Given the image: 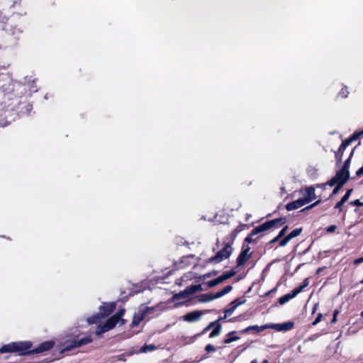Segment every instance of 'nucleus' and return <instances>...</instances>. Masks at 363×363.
Here are the masks:
<instances>
[{
    "mask_svg": "<svg viewBox=\"0 0 363 363\" xmlns=\"http://www.w3.org/2000/svg\"><path fill=\"white\" fill-rule=\"evenodd\" d=\"M233 243L226 240H224L223 247L219 250L214 256L209 258V262L218 264L230 257L233 252Z\"/></svg>",
    "mask_w": 363,
    "mask_h": 363,
    "instance_id": "nucleus-1",
    "label": "nucleus"
},
{
    "mask_svg": "<svg viewBox=\"0 0 363 363\" xmlns=\"http://www.w3.org/2000/svg\"><path fill=\"white\" fill-rule=\"evenodd\" d=\"M286 218H276V219L271 220H267V221L264 222V223L255 227L253 229L254 234H256V235H257L259 233H262L263 232H265V231L271 229L273 227L281 226L283 224H284L286 223Z\"/></svg>",
    "mask_w": 363,
    "mask_h": 363,
    "instance_id": "nucleus-2",
    "label": "nucleus"
},
{
    "mask_svg": "<svg viewBox=\"0 0 363 363\" xmlns=\"http://www.w3.org/2000/svg\"><path fill=\"white\" fill-rule=\"evenodd\" d=\"M202 290V287L200 284L191 285L186 287L184 291L176 294L173 296V301H184L189 298L190 296Z\"/></svg>",
    "mask_w": 363,
    "mask_h": 363,
    "instance_id": "nucleus-3",
    "label": "nucleus"
},
{
    "mask_svg": "<svg viewBox=\"0 0 363 363\" xmlns=\"http://www.w3.org/2000/svg\"><path fill=\"white\" fill-rule=\"evenodd\" d=\"M349 179L350 171L340 169L336 172L335 176L333 177L327 184L330 186H335L336 183H342L345 184Z\"/></svg>",
    "mask_w": 363,
    "mask_h": 363,
    "instance_id": "nucleus-4",
    "label": "nucleus"
},
{
    "mask_svg": "<svg viewBox=\"0 0 363 363\" xmlns=\"http://www.w3.org/2000/svg\"><path fill=\"white\" fill-rule=\"evenodd\" d=\"M115 302L103 303L99 307V313L91 318H108L116 309Z\"/></svg>",
    "mask_w": 363,
    "mask_h": 363,
    "instance_id": "nucleus-5",
    "label": "nucleus"
},
{
    "mask_svg": "<svg viewBox=\"0 0 363 363\" xmlns=\"http://www.w3.org/2000/svg\"><path fill=\"white\" fill-rule=\"evenodd\" d=\"M252 252H250V247L248 245L243 243L242 250L237 258V264L238 266H242L251 257Z\"/></svg>",
    "mask_w": 363,
    "mask_h": 363,
    "instance_id": "nucleus-6",
    "label": "nucleus"
},
{
    "mask_svg": "<svg viewBox=\"0 0 363 363\" xmlns=\"http://www.w3.org/2000/svg\"><path fill=\"white\" fill-rule=\"evenodd\" d=\"M154 311V308L148 307L145 305H141L139 308L138 313L135 314L133 318H145V316L148 315H152V317H153L155 315ZM157 315L158 314H155V315Z\"/></svg>",
    "mask_w": 363,
    "mask_h": 363,
    "instance_id": "nucleus-7",
    "label": "nucleus"
},
{
    "mask_svg": "<svg viewBox=\"0 0 363 363\" xmlns=\"http://www.w3.org/2000/svg\"><path fill=\"white\" fill-rule=\"evenodd\" d=\"M245 302V300L242 299V298H237V299L234 300L233 301H232L230 304L229 308H227L226 310H225V315H224L223 318H226L228 315H231L233 314V313L234 312V311L235 310V308L238 306H240L242 303H244Z\"/></svg>",
    "mask_w": 363,
    "mask_h": 363,
    "instance_id": "nucleus-8",
    "label": "nucleus"
},
{
    "mask_svg": "<svg viewBox=\"0 0 363 363\" xmlns=\"http://www.w3.org/2000/svg\"><path fill=\"white\" fill-rule=\"evenodd\" d=\"M362 135H363V130L355 131L349 138L346 139L340 145L341 149L345 150L346 147L351 144V143L355 141Z\"/></svg>",
    "mask_w": 363,
    "mask_h": 363,
    "instance_id": "nucleus-9",
    "label": "nucleus"
},
{
    "mask_svg": "<svg viewBox=\"0 0 363 363\" xmlns=\"http://www.w3.org/2000/svg\"><path fill=\"white\" fill-rule=\"evenodd\" d=\"M306 204H307V201H304L303 199H298L296 201L287 203L286 206V209L289 211H291L295 209H298Z\"/></svg>",
    "mask_w": 363,
    "mask_h": 363,
    "instance_id": "nucleus-10",
    "label": "nucleus"
},
{
    "mask_svg": "<svg viewBox=\"0 0 363 363\" xmlns=\"http://www.w3.org/2000/svg\"><path fill=\"white\" fill-rule=\"evenodd\" d=\"M246 226L247 225L245 224H240L233 230L231 234L227 236L225 239L233 244L238 233L242 231L246 228Z\"/></svg>",
    "mask_w": 363,
    "mask_h": 363,
    "instance_id": "nucleus-11",
    "label": "nucleus"
},
{
    "mask_svg": "<svg viewBox=\"0 0 363 363\" xmlns=\"http://www.w3.org/2000/svg\"><path fill=\"white\" fill-rule=\"evenodd\" d=\"M298 290H296L295 289L291 292L287 294L284 295L283 296L280 297L279 298V303L280 305H284L288 301H289L293 298L296 297L298 295Z\"/></svg>",
    "mask_w": 363,
    "mask_h": 363,
    "instance_id": "nucleus-12",
    "label": "nucleus"
},
{
    "mask_svg": "<svg viewBox=\"0 0 363 363\" xmlns=\"http://www.w3.org/2000/svg\"><path fill=\"white\" fill-rule=\"evenodd\" d=\"M306 196L303 198L304 201H307V203L315 199V188L313 186L307 187L305 190Z\"/></svg>",
    "mask_w": 363,
    "mask_h": 363,
    "instance_id": "nucleus-13",
    "label": "nucleus"
},
{
    "mask_svg": "<svg viewBox=\"0 0 363 363\" xmlns=\"http://www.w3.org/2000/svg\"><path fill=\"white\" fill-rule=\"evenodd\" d=\"M233 289V287L232 286L230 285H228V286H225L222 290L218 291L217 293H216L214 294V298H220L222 297L223 296L227 294L228 293H229L230 291H231Z\"/></svg>",
    "mask_w": 363,
    "mask_h": 363,
    "instance_id": "nucleus-14",
    "label": "nucleus"
},
{
    "mask_svg": "<svg viewBox=\"0 0 363 363\" xmlns=\"http://www.w3.org/2000/svg\"><path fill=\"white\" fill-rule=\"evenodd\" d=\"M202 315L203 313L201 311H194L185 314L182 318H200Z\"/></svg>",
    "mask_w": 363,
    "mask_h": 363,
    "instance_id": "nucleus-15",
    "label": "nucleus"
},
{
    "mask_svg": "<svg viewBox=\"0 0 363 363\" xmlns=\"http://www.w3.org/2000/svg\"><path fill=\"white\" fill-rule=\"evenodd\" d=\"M255 235H256V234H254V230H252L251 231V233L245 238L243 243L249 245L250 243L255 242L256 241V238H255Z\"/></svg>",
    "mask_w": 363,
    "mask_h": 363,
    "instance_id": "nucleus-16",
    "label": "nucleus"
},
{
    "mask_svg": "<svg viewBox=\"0 0 363 363\" xmlns=\"http://www.w3.org/2000/svg\"><path fill=\"white\" fill-rule=\"evenodd\" d=\"M223 281V279H222L221 277H220V276H219L218 277H217V278H216V279H213V280L209 281L207 283V284H208V286L209 288H212V287H214V286H216V285H218V284H219L222 283Z\"/></svg>",
    "mask_w": 363,
    "mask_h": 363,
    "instance_id": "nucleus-17",
    "label": "nucleus"
},
{
    "mask_svg": "<svg viewBox=\"0 0 363 363\" xmlns=\"http://www.w3.org/2000/svg\"><path fill=\"white\" fill-rule=\"evenodd\" d=\"M216 298H214V294H206L200 296V301L202 302L210 301Z\"/></svg>",
    "mask_w": 363,
    "mask_h": 363,
    "instance_id": "nucleus-18",
    "label": "nucleus"
},
{
    "mask_svg": "<svg viewBox=\"0 0 363 363\" xmlns=\"http://www.w3.org/2000/svg\"><path fill=\"white\" fill-rule=\"evenodd\" d=\"M216 298H214V294H206L200 296V301L202 302L210 301Z\"/></svg>",
    "mask_w": 363,
    "mask_h": 363,
    "instance_id": "nucleus-19",
    "label": "nucleus"
},
{
    "mask_svg": "<svg viewBox=\"0 0 363 363\" xmlns=\"http://www.w3.org/2000/svg\"><path fill=\"white\" fill-rule=\"evenodd\" d=\"M302 232V228H296L294 230H293L289 234H288L286 236L288 237V238L291 240V239L297 237L298 235H299L301 234V233Z\"/></svg>",
    "mask_w": 363,
    "mask_h": 363,
    "instance_id": "nucleus-20",
    "label": "nucleus"
},
{
    "mask_svg": "<svg viewBox=\"0 0 363 363\" xmlns=\"http://www.w3.org/2000/svg\"><path fill=\"white\" fill-rule=\"evenodd\" d=\"M353 152H354V150L351 152L349 157L345 161V162L343 164V166L341 168L343 170L349 171L350 166V162H351V159H352V155H353Z\"/></svg>",
    "mask_w": 363,
    "mask_h": 363,
    "instance_id": "nucleus-21",
    "label": "nucleus"
},
{
    "mask_svg": "<svg viewBox=\"0 0 363 363\" xmlns=\"http://www.w3.org/2000/svg\"><path fill=\"white\" fill-rule=\"evenodd\" d=\"M349 94H350V91L348 90V87L345 86L339 91L338 96L342 99H345L348 96Z\"/></svg>",
    "mask_w": 363,
    "mask_h": 363,
    "instance_id": "nucleus-22",
    "label": "nucleus"
},
{
    "mask_svg": "<svg viewBox=\"0 0 363 363\" xmlns=\"http://www.w3.org/2000/svg\"><path fill=\"white\" fill-rule=\"evenodd\" d=\"M235 274H236V272L235 271L231 270L230 272H227L223 274L222 275H220V277H221L223 281H224L233 277V276H235Z\"/></svg>",
    "mask_w": 363,
    "mask_h": 363,
    "instance_id": "nucleus-23",
    "label": "nucleus"
},
{
    "mask_svg": "<svg viewBox=\"0 0 363 363\" xmlns=\"http://www.w3.org/2000/svg\"><path fill=\"white\" fill-rule=\"evenodd\" d=\"M345 150L341 149V146H340L338 150L335 152V159L337 163H340L342 162V157Z\"/></svg>",
    "mask_w": 363,
    "mask_h": 363,
    "instance_id": "nucleus-24",
    "label": "nucleus"
},
{
    "mask_svg": "<svg viewBox=\"0 0 363 363\" xmlns=\"http://www.w3.org/2000/svg\"><path fill=\"white\" fill-rule=\"evenodd\" d=\"M308 285V279H305L303 281V284L295 288L296 290H298V294L301 293L307 286Z\"/></svg>",
    "mask_w": 363,
    "mask_h": 363,
    "instance_id": "nucleus-25",
    "label": "nucleus"
},
{
    "mask_svg": "<svg viewBox=\"0 0 363 363\" xmlns=\"http://www.w3.org/2000/svg\"><path fill=\"white\" fill-rule=\"evenodd\" d=\"M125 315V309L120 308L118 311L110 318H122Z\"/></svg>",
    "mask_w": 363,
    "mask_h": 363,
    "instance_id": "nucleus-26",
    "label": "nucleus"
},
{
    "mask_svg": "<svg viewBox=\"0 0 363 363\" xmlns=\"http://www.w3.org/2000/svg\"><path fill=\"white\" fill-rule=\"evenodd\" d=\"M21 33L20 28L17 27H13L9 30V33L13 35H18Z\"/></svg>",
    "mask_w": 363,
    "mask_h": 363,
    "instance_id": "nucleus-27",
    "label": "nucleus"
},
{
    "mask_svg": "<svg viewBox=\"0 0 363 363\" xmlns=\"http://www.w3.org/2000/svg\"><path fill=\"white\" fill-rule=\"evenodd\" d=\"M344 186V184L342 183H336L335 184V187L334 188L333 191V193L332 194L333 195H335L337 194L339 191L340 190V189Z\"/></svg>",
    "mask_w": 363,
    "mask_h": 363,
    "instance_id": "nucleus-28",
    "label": "nucleus"
},
{
    "mask_svg": "<svg viewBox=\"0 0 363 363\" xmlns=\"http://www.w3.org/2000/svg\"><path fill=\"white\" fill-rule=\"evenodd\" d=\"M352 192V189H348L346 191L345 194L342 197L341 200L346 202L349 199Z\"/></svg>",
    "mask_w": 363,
    "mask_h": 363,
    "instance_id": "nucleus-29",
    "label": "nucleus"
},
{
    "mask_svg": "<svg viewBox=\"0 0 363 363\" xmlns=\"http://www.w3.org/2000/svg\"><path fill=\"white\" fill-rule=\"evenodd\" d=\"M350 204L353 206H363V203L361 202L359 199H356L350 202Z\"/></svg>",
    "mask_w": 363,
    "mask_h": 363,
    "instance_id": "nucleus-30",
    "label": "nucleus"
},
{
    "mask_svg": "<svg viewBox=\"0 0 363 363\" xmlns=\"http://www.w3.org/2000/svg\"><path fill=\"white\" fill-rule=\"evenodd\" d=\"M290 241V240L288 238L287 236H286L285 238H284L281 240H280L279 243V246L280 247H284L286 246L288 242Z\"/></svg>",
    "mask_w": 363,
    "mask_h": 363,
    "instance_id": "nucleus-31",
    "label": "nucleus"
},
{
    "mask_svg": "<svg viewBox=\"0 0 363 363\" xmlns=\"http://www.w3.org/2000/svg\"><path fill=\"white\" fill-rule=\"evenodd\" d=\"M345 202L343 201L342 200L340 199V201H338L335 205V208L336 209H338L340 211H342V206L343 204L345 203Z\"/></svg>",
    "mask_w": 363,
    "mask_h": 363,
    "instance_id": "nucleus-32",
    "label": "nucleus"
},
{
    "mask_svg": "<svg viewBox=\"0 0 363 363\" xmlns=\"http://www.w3.org/2000/svg\"><path fill=\"white\" fill-rule=\"evenodd\" d=\"M287 229H288V226H287V225H286L285 227H284V228H283L279 231V234H278L279 238H281L282 237H284V235H285V233H286V230H287Z\"/></svg>",
    "mask_w": 363,
    "mask_h": 363,
    "instance_id": "nucleus-33",
    "label": "nucleus"
},
{
    "mask_svg": "<svg viewBox=\"0 0 363 363\" xmlns=\"http://www.w3.org/2000/svg\"><path fill=\"white\" fill-rule=\"evenodd\" d=\"M320 202V200H318V201H315V203H312L311 205H310V206H307L306 208H303L301 211H306V210H308V209H311L313 207L316 206Z\"/></svg>",
    "mask_w": 363,
    "mask_h": 363,
    "instance_id": "nucleus-34",
    "label": "nucleus"
},
{
    "mask_svg": "<svg viewBox=\"0 0 363 363\" xmlns=\"http://www.w3.org/2000/svg\"><path fill=\"white\" fill-rule=\"evenodd\" d=\"M336 228H337V226L335 225H332L328 226L326 228V231L329 233H332L336 230Z\"/></svg>",
    "mask_w": 363,
    "mask_h": 363,
    "instance_id": "nucleus-35",
    "label": "nucleus"
},
{
    "mask_svg": "<svg viewBox=\"0 0 363 363\" xmlns=\"http://www.w3.org/2000/svg\"><path fill=\"white\" fill-rule=\"evenodd\" d=\"M363 175V166L356 172V176L360 177Z\"/></svg>",
    "mask_w": 363,
    "mask_h": 363,
    "instance_id": "nucleus-36",
    "label": "nucleus"
},
{
    "mask_svg": "<svg viewBox=\"0 0 363 363\" xmlns=\"http://www.w3.org/2000/svg\"><path fill=\"white\" fill-rule=\"evenodd\" d=\"M363 262V257H360V258H358L357 259H355L354 261V264H359L360 263Z\"/></svg>",
    "mask_w": 363,
    "mask_h": 363,
    "instance_id": "nucleus-37",
    "label": "nucleus"
},
{
    "mask_svg": "<svg viewBox=\"0 0 363 363\" xmlns=\"http://www.w3.org/2000/svg\"><path fill=\"white\" fill-rule=\"evenodd\" d=\"M281 238H279V235H277V236H276L274 238H273L271 241H270V243H274L276 242H277Z\"/></svg>",
    "mask_w": 363,
    "mask_h": 363,
    "instance_id": "nucleus-38",
    "label": "nucleus"
},
{
    "mask_svg": "<svg viewBox=\"0 0 363 363\" xmlns=\"http://www.w3.org/2000/svg\"><path fill=\"white\" fill-rule=\"evenodd\" d=\"M337 315H338V311L337 310H335L333 312V318H337Z\"/></svg>",
    "mask_w": 363,
    "mask_h": 363,
    "instance_id": "nucleus-39",
    "label": "nucleus"
},
{
    "mask_svg": "<svg viewBox=\"0 0 363 363\" xmlns=\"http://www.w3.org/2000/svg\"><path fill=\"white\" fill-rule=\"evenodd\" d=\"M250 217H251V215H250V214L247 213V214H246V218H246V220H249V218H250Z\"/></svg>",
    "mask_w": 363,
    "mask_h": 363,
    "instance_id": "nucleus-40",
    "label": "nucleus"
},
{
    "mask_svg": "<svg viewBox=\"0 0 363 363\" xmlns=\"http://www.w3.org/2000/svg\"><path fill=\"white\" fill-rule=\"evenodd\" d=\"M30 91H32V92H35V91H37V89H34L33 87H32V88L30 89Z\"/></svg>",
    "mask_w": 363,
    "mask_h": 363,
    "instance_id": "nucleus-41",
    "label": "nucleus"
},
{
    "mask_svg": "<svg viewBox=\"0 0 363 363\" xmlns=\"http://www.w3.org/2000/svg\"><path fill=\"white\" fill-rule=\"evenodd\" d=\"M316 318H323V315L321 313H318Z\"/></svg>",
    "mask_w": 363,
    "mask_h": 363,
    "instance_id": "nucleus-42",
    "label": "nucleus"
},
{
    "mask_svg": "<svg viewBox=\"0 0 363 363\" xmlns=\"http://www.w3.org/2000/svg\"><path fill=\"white\" fill-rule=\"evenodd\" d=\"M210 276H211V274L209 273V274L204 275V277H209Z\"/></svg>",
    "mask_w": 363,
    "mask_h": 363,
    "instance_id": "nucleus-43",
    "label": "nucleus"
},
{
    "mask_svg": "<svg viewBox=\"0 0 363 363\" xmlns=\"http://www.w3.org/2000/svg\"><path fill=\"white\" fill-rule=\"evenodd\" d=\"M321 272V269H318L317 273Z\"/></svg>",
    "mask_w": 363,
    "mask_h": 363,
    "instance_id": "nucleus-44",
    "label": "nucleus"
},
{
    "mask_svg": "<svg viewBox=\"0 0 363 363\" xmlns=\"http://www.w3.org/2000/svg\"><path fill=\"white\" fill-rule=\"evenodd\" d=\"M361 315H362V318H363V311L361 313Z\"/></svg>",
    "mask_w": 363,
    "mask_h": 363,
    "instance_id": "nucleus-45",
    "label": "nucleus"
},
{
    "mask_svg": "<svg viewBox=\"0 0 363 363\" xmlns=\"http://www.w3.org/2000/svg\"><path fill=\"white\" fill-rule=\"evenodd\" d=\"M361 283L363 284V279L361 281Z\"/></svg>",
    "mask_w": 363,
    "mask_h": 363,
    "instance_id": "nucleus-46",
    "label": "nucleus"
}]
</instances>
